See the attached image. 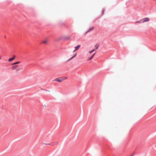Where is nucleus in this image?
Listing matches in <instances>:
<instances>
[{"label":"nucleus","mask_w":156,"mask_h":156,"mask_svg":"<svg viewBox=\"0 0 156 156\" xmlns=\"http://www.w3.org/2000/svg\"><path fill=\"white\" fill-rule=\"evenodd\" d=\"M48 40L47 39H46L42 41V43H44L45 44H47L48 42Z\"/></svg>","instance_id":"6"},{"label":"nucleus","mask_w":156,"mask_h":156,"mask_svg":"<svg viewBox=\"0 0 156 156\" xmlns=\"http://www.w3.org/2000/svg\"><path fill=\"white\" fill-rule=\"evenodd\" d=\"M95 53L94 54H93L90 57L88 58V60L90 61L94 57V55H95Z\"/></svg>","instance_id":"9"},{"label":"nucleus","mask_w":156,"mask_h":156,"mask_svg":"<svg viewBox=\"0 0 156 156\" xmlns=\"http://www.w3.org/2000/svg\"><path fill=\"white\" fill-rule=\"evenodd\" d=\"M76 55V53L72 57H71L70 59H69V60H70V59H73L74 58Z\"/></svg>","instance_id":"12"},{"label":"nucleus","mask_w":156,"mask_h":156,"mask_svg":"<svg viewBox=\"0 0 156 156\" xmlns=\"http://www.w3.org/2000/svg\"><path fill=\"white\" fill-rule=\"evenodd\" d=\"M6 36H5V37L6 38Z\"/></svg>","instance_id":"17"},{"label":"nucleus","mask_w":156,"mask_h":156,"mask_svg":"<svg viewBox=\"0 0 156 156\" xmlns=\"http://www.w3.org/2000/svg\"><path fill=\"white\" fill-rule=\"evenodd\" d=\"M58 143V142L57 141H56L53 142L51 144H47L49 145L51 144L52 146H55L57 145Z\"/></svg>","instance_id":"3"},{"label":"nucleus","mask_w":156,"mask_h":156,"mask_svg":"<svg viewBox=\"0 0 156 156\" xmlns=\"http://www.w3.org/2000/svg\"><path fill=\"white\" fill-rule=\"evenodd\" d=\"M64 38L66 40H69L70 39V37L68 36H66L64 37Z\"/></svg>","instance_id":"7"},{"label":"nucleus","mask_w":156,"mask_h":156,"mask_svg":"<svg viewBox=\"0 0 156 156\" xmlns=\"http://www.w3.org/2000/svg\"><path fill=\"white\" fill-rule=\"evenodd\" d=\"M1 59H2L1 56V55H0V60Z\"/></svg>","instance_id":"16"},{"label":"nucleus","mask_w":156,"mask_h":156,"mask_svg":"<svg viewBox=\"0 0 156 156\" xmlns=\"http://www.w3.org/2000/svg\"><path fill=\"white\" fill-rule=\"evenodd\" d=\"M20 69H16V72H17Z\"/></svg>","instance_id":"15"},{"label":"nucleus","mask_w":156,"mask_h":156,"mask_svg":"<svg viewBox=\"0 0 156 156\" xmlns=\"http://www.w3.org/2000/svg\"><path fill=\"white\" fill-rule=\"evenodd\" d=\"M95 47H96V49H97L98 48V45H95Z\"/></svg>","instance_id":"14"},{"label":"nucleus","mask_w":156,"mask_h":156,"mask_svg":"<svg viewBox=\"0 0 156 156\" xmlns=\"http://www.w3.org/2000/svg\"><path fill=\"white\" fill-rule=\"evenodd\" d=\"M16 56L15 55H13L12 58H9L8 60L9 62H11L15 58Z\"/></svg>","instance_id":"4"},{"label":"nucleus","mask_w":156,"mask_h":156,"mask_svg":"<svg viewBox=\"0 0 156 156\" xmlns=\"http://www.w3.org/2000/svg\"><path fill=\"white\" fill-rule=\"evenodd\" d=\"M149 20V18H146L142 20H140V21H139L138 22H137L139 23H141V22L144 23V22H146L148 21Z\"/></svg>","instance_id":"2"},{"label":"nucleus","mask_w":156,"mask_h":156,"mask_svg":"<svg viewBox=\"0 0 156 156\" xmlns=\"http://www.w3.org/2000/svg\"><path fill=\"white\" fill-rule=\"evenodd\" d=\"M19 67L18 65H15L12 66V70H15L17 68Z\"/></svg>","instance_id":"5"},{"label":"nucleus","mask_w":156,"mask_h":156,"mask_svg":"<svg viewBox=\"0 0 156 156\" xmlns=\"http://www.w3.org/2000/svg\"><path fill=\"white\" fill-rule=\"evenodd\" d=\"M93 29H94V27H93L90 28L89 29V30H88V31H87V32H89L90 31L92 30Z\"/></svg>","instance_id":"10"},{"label":"nucleus","mask_w":156,"mask_h":156,"mask_svg":"<svg viewBox=\"0 0 156 156\" xmlns=\"http://www.w3.org/2000/svg\"><path fill=\"white\" fill-rule=\"evenodd\" d=\"M20 63V62H16L15 63H14L12 64V65H16V64H18Z\"/></svg>","instance_id":"11"},{"label":"nucleus","mask_w":156,"mask_h":156,"mask_svg":"<svg viewBox=\"0 0 156 156\" xmlns=\"http://www.w3.org/2000/svg\"><path fill=\"white\" fill-rule=\"evenodd\" d=\"M95 50V49H93V50H91V51H89V53H90H90H91L92 52H93V51H94Z\"/></svg>","instance_id":"13"},{"label":"nucleus","mask_w":156,"mask_h":156,"mask_svg":"<svg viewBox=\"0 0 156 156\" xmlns=\"http://www.w3.org/2000/svg\"><path fill=\"white\" fill-rule=\"evenodd\" d=\"M80 47V45H78L77 46H76L75 47V50H74V51H76V50H78L79 48Z\"/></svg>","instance_id":"8"},{"label":"nucleus","mask_w":156,"mask_h":156,"mask_svg":"<svg viewBox=\"0 0 156 156\" xmlns=\"http://www.w3.org/2000/svg\"><path fill=\"white\" fill-rule=\"evenodd\" d=\"M67 78L66 76H63L61 77L55 79L54 81L59 82H61L62 81L66 80Z\"/></svg>","instance_id":"1"}]
</instances>
